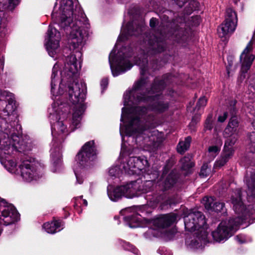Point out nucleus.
Listing matches in <instances>:
<instances>
[{
  "instance_id": "1",
  "label": "nucleus",
  "mask_w": 255,
  "mask_h": 255,
  "mask_svg": "<svg viewBox=\"0 0 255 255\" xmlns=\"http://www.w3.org/2000/svg\"><path fill=\"white\" fill-rule=\"evenodd\" d=\"M144 29L143 20H134L126 26L124 25L117 42L109 55V62L112 75L117 77L130 70L133 62L140 67L141 77L136 81L131 90L124 95V105L121 121H126L125 125H120V133L125 132L133 139L137 145L145 151L154 152L159 148L164 139V134L155 129L157 126L155 117L151 112L159 114L166 111L168 103L160 97L159 93L165 88L167 80L156 78L148 90V80L145 77L147 71V56L161 52L164 47L154 36L144 41L147 48L138 60H133L129 48L123 47L117 52L120 43L128 39V36L137 35Z\"/></svg>"
},
{
  "instance_id": "2",
  "label": "nucleus",
  "mask_w": 255,
  "mask_h": 255,
  "mask_svg": "<svg viewBox=\"0 0 255 255\" xmlns=\"http://www.w3.org/2000/svg\"><path fill=\"white\" fill-rule=\"evenodd\" d=\"M14 95L0 88V162L9 173L19 175L26 183L37 181L43 175V167L38 162L24 160L18 165L11 156L17 152L31 150V141L20 140L18 115Z\"/></svg>"
},
{
  "instance_id": "3",
  "label": "nucleus",
  "mask_w": 255,
  "mask_h": 255,
  "mask_svg": "<svg viewBox=\"0 0 255 255\" xmlns=\"http://www.w3.org/2000/svg\"><path fill=\"white\" fill-rule=\"evenodd\" d=\"M70 56L65 58L62 68L58 61L53 67L51 77V94L56 108L73 107V124L79 125L80 116L86 99L87 87L85 82H75L74 79L81 69L82 50H71Z\"/></svg>"
},
{
  "instance_id": "4",
  "label": "nucleus",
  "mask_w": 255,
  "mask_h": 255,
  "mask_svg": "<svg viewBox=\"0 0 255 255\" xmlns=\"http://www.w3.org/2000/svg\"><path fill=\"white\" fill-rule=\"evenodd\" d=\"M52 18L67 32L70 50H83L90 23L78 0H56Z\"/></svg>"
},
{
  "instance_id": "5",
  "label": "nucleus",
  "mask_w": 255,
  "mask_h": 255,
  "mask_svg": "<svg viewBox=\"0 0 255 255\" xmlns=\"http://www.w3.org/2000/svg\"><path fill=\"white\" fill-rule=\"evenodd\" d=\"M67 106L62 109L56 108V104H52L48 108L49 118L51 126V133L53 140L50 149L51 170L53 173H59L63 168L61 143L70 132L79 128L81 125L83 114L85 110L83 106L82 112L80 113L79 124L77 126L73 124V116L70 124L67 121L70 109Z\"/></svg>"
},
{
  "instance_id": "6",
  "label": "nucleus",
  "mask_w": 255,
  "mask_h": 255,
  "mask_svg": "<svg viewBox=\"0 0 255 255\" xmlns=\"http://www.w3.org/2000/svg\"><path fill=\"white\" fill-rule=\"evenodd\" d=\"M120 134L122 139L121 154L118 160L109 168L110 177L112 179L119 178L124 172L129 175L146 172L149 167V163L145 156H129L134 152L135 144L137 147L141 149L136 143L135 138L133 139L129 138L125 132L123 135Z\"/></svg>"
},
{
  "instance_id": "7",
  "label": "nucleus",
  "mask_w": 255,
  "mask_h": 255,
  "mask_svg": "<svg viewBox=\"0 0 255 255\" xmlns=\"http://www.w3.org/2000/svg\"><path fill=\"white\" fill-rule=\"evenodd\" d=\"M184 220L187 231H196L195 237H191L186 241L187 248L197 252L203 251L207 242V225L205 217L200 212H194L185 216Z\"/></svg>"
},
{
  "instance_id": "8",
  "label": "nucleus",
  "mask_w": 255,
  "mask_h": 255,
  "mask_svg": "<svg viewBox=\"0 0 255 255\" xmlns=\"http://www.w3.org/2000/svg\"><path fill=\"white\" fill-rule=\"evenodd\" d=\"M97 149L94 140L86 142L76 157L73 170L76 177L77 183L82 184L83 177L86 176V169L91 162L97 158Z\"/></svg>"
},
{
  "instance_id": "9",
  "label": "nucleus",
  "mask_w": 255,
  "mask_h": 255,
  "mask_svg": "<svg viewBox=\"0 0 255 255\" xmlns=\"http://www.w3.org/2000/svg\"><path fill=\"white\" fill-rule=\"evenodd\" d=\"M157 175V172H155L151 174L150 179L146 180L144 182L140 180H136V182L137 183L136 188L138 196L141 194L151 192L155 186H158L159 189L163 191L168 190L174 186L177 180V175L174 172L172 171L167 175L165 170L155 184V178Z\"/></svg>"
},
{
  "instance_id": "10",
  "label": "nucleus",
  "mask_w": 255,
  "mask_h": 255,
  "mask_svg": "<svg viewBox=\"0 0 255 255\" xmlns=\"http://www.w3.org/2000/svg\"><path fill=\"white\" fill-rule=\"evenodd\" d=\"M177 216L176 214L172 213L162 215L155 219L148 220L144 219L145 224L150 226L148 230L144 234V236L147 239L152 237H159L162 235L161 230L174 223Z\"/></svg>"
},
{
  "instance_id": "11",
  "label": "nucleus",
  "mask_w": 255,
  "mask_h": 255,
  "mask_svg": "<svg viewBox=\"0 0 255 255\" xmlns=\"http://www.w3.org/2000/svg\"><path fill=\"white\" fill-rule=\"evenodd\" d=\"M245 218L238 217L231 219L228 221H223L218 226L217 229L212 233L214 240L220 242L224 239H227L232 236L237 231Z\"/></svg>"
},
{
  "instance_id": "12",
  "label": "nucleus",
  "mask_w": 255,
  "mask_h": 255,
  "mask_svg": "<svg viewBox=\"0 0 255 255\" xmlns=\"http://www.w3.org/2000/svg\"><path fill=\"white\" fill-rule=\"evenodd\" d=\"M60 33L55 27L50 25L45 38L44 45L49 55L54 60L58 58L60 51Z\"/></svg>"
},
{
  "instance_id": "13",
  "label": "nucleus",
  "mask_w": 255,
  "mask_h": 255,
  "mask_svg": "<svg viewBox=\"0 0 255 255\" xmlns=\"http://www.w3.org/2000/svg\"><path fill=\"white\" fill-rule=\"evenodd\" d=\"M19 3V0H0V38L8 33V14L3 10L7 8L12 10Z\"/></svg>"
},
{
  "instance_id": "14",
  "label": "nucleus",
  "mask_w": 255,
  "mask_h": 255,
  "mask_svg": "<svg viewBox=\"0 0 255 255\" xmlns=\"http://www.w3.org/2000/svg\"><path fill=\"white\" fill-rule=\"evenodd\" d=\"M253 39L248 43L246 47L240 56V62L241 68L240 75L239 80L242 81L246 77V74L250 69L251 66L254 60L255 57L250 53L253 49Z\"/></svg>"
},
{
  "instance_id": "15",
  "label": "nucleus",
  "mask_w": 255,
  "mask_h": 255,
  "mask_svg": "<svg viewBox=\"0 0 255 255\" xmlns=\"http://www.w3.org/2000/svg\"><path fill=\"white\" fill-rule=\"evenodd\" d=\"M125 224L130 228L143 227L142 218L134 208H127L120 211Z\"/></svg>"
},
{
  "instance_id": "16",
  "label": "nucleus",
  "mask_w": 255,
  "mask_h": 255,
  "mask_svg": "<svg viewBox=\"0 0 255 255\" xmlns=\"http://www.w3.org/2000/svg\"><path fill=\"white\" fill-rule=\"evenodd\" d=\"M236 27L234 22L224 21L218 28V34L223 41H226L235 31Z\"/></svg>"
},
{
  "instance_id": "17",
  "label": "nucleus",
  "mask_w": 255,
  "mask_h": 255,
  "mask_svg": "<svg viewBox=\"0 0 255 255\" xmlns=\"http://www.w3.org/2000/svg\"><path fill=\"white\" fill-rule=\"evenodd\" d=\"M136 181L127 182L120 185L123 197L131 199L137 197Z\"/></svg>"
},
{
  "instance_id": "18",
  "label": "nucleus",
  "mask_w": 255,
  "mask_h": 255,
  "mask_svg": "<svg viewBox=\"0 0 255 255\" xmlns=\"http://www.w3.org/2000/svg\"><path fill=\"white\" fill-rule=\"evenodd\" d=\"M64 227V223L61 220H53L43 225L42 228L48 234H54L61 231Z\"/></svg>"
},
{
  "instance_id": "19",
  "label": "nucleus",
  "mask_w": 255,
  "mask_h": 255,
  "mask_svg": "<svg viewBox=\"0 0 255 255\" xmlns=\"http://www.w3.org/2000/svg\"><path fill=\"white\" fill-rule=\"evenodd\" d=\"M107 194L109 199L114 202H117L123 197L120 186L116 187L111 185L108 186L107 187Z\"/></svg>"
},
{
  "instance_id": "20",
  "label": "nucleus",
  "mask_w": 255,
  "mask_h": 255,
  "mask_svg": "<svg viewBox=\"0 0 255 255\" xmlns=\"http://www.w3.org/2000/svg\"><path fill=\"white\" fill-rule=\"evenodd\" d=\"M237 197L232 198V203L235 212L238 214H243L245 212V207L241 199V190L237 191Z\"/></svg>"
},
{
  "instance_id": "21",
  "label": "nucleus",
  "mask_w": 255,
  "mask_h": 255,
  "mask_svg": "<svg viewBox=\"0 0 255 255\" xmlns=\"http://www.w3.org/2000/svg\"><path fill=\"white\" fill-rule=\"evenodd\" d=\"M222 142L220 138L215 139V143L208 147V157L213 159L219 153Z\"/></svg>"
},
{
  "instance_id": "22",
  "label": "nucleus",
  "mask_w": 255,
  "mask_h": 255,
  "mask_svg": "<svg viewBox=\"0 0 255 255\" xmlns=\"http://www.w3.org/2000/svg\"><path fill=\"white\" fill-rule=\"evenodd\" d=\"M192 157L190 155L185 156L180 160L181 168L183 170L186 171V175L191 172V168L194 166V163L191 161Z\"/></svg>"
},
{
  "instance_id": "23",
  "label": "nucleus",
  "mask_w": 255,
  "mask_h": 255,
  "mask_svg": "<svg viewBox=\"0 0 255 255\" xmlns=\"http://www.w3.org/2000/svg\"><path fill=\"white\" fill-rule=\"evenodd\" d=\"M191 141L190 136H188L184 140L180 141L177 146V151L180 153L185 152L189 148Z\"/></svg>"
},
{
  "instance_id": "24",
  "label": "nucleus",
  "mask_w": 255,
  "mask_h": 255,
  "mask_svg": "<svg viewBox=\"0 0 255 255\" xmlns=\"http://www.w3.org/2000/svg\"><path fill=\"white\" fill-rule=\"evenodd\" d=\"M248 195L255 197V173L252 174L251 179L247 182Z\"/></svg>"
},
{
  "instance_id": "25",
  "label": "nucleus",
  "mask_w": 255,
  "mask_h": 255,
  "mask_svg": "<svg viewBox=\"0 0 255 255\" xmlns=\"http://www.w3.org/2000/svg\"><path fill=\"white\" fill-rule=\"evenodd\" d=\"M228 138L226 140L225 144V150L228 148L229 152L226 153L225 156L226 158L229 157V156L232 155V151L231 150V146H233L236 142L237 137L235 136H228Z\"/></svg>"
},
{
  "instance_id": "26",
  "label": "nucleus",
  "mask_w": 255,
  "mask_h": 255,
  "mask_svg": "<svg viewBox=\"0 0 255 255\" xmlns=\"http://www.w3.org/2000/svg\"><path fill=\"white\" fill-rule=\"evenodd\" d=\"M237 13L232 8H228L226 10V16L224 21H227L230 23L234 22L236 26L237 23Z\"/></svg>"
},
{
  "instance_id": "27",
  "label": "nucleus",
  "mask_w": 255,
  "mask_h": 255,
  "mask_svg": "<svg viewBox=\"0 0 255 255\" xmlns=\"http://www.w3.org/2000/svg\"><path fill=\"white\" fill-rule=\"evenodd\" d=\"M119 243L125 250H128L135 255H138V250L129 242H127L122 240H119Z\"/></svg>"
},
{
  "instance_id": "28",
  "label": "nucleus",
  "mask_w": 255,
  "mask_h": 255,
  "mask_svg": "<svg viewBox=\"0 0 255 255\" xmlns=\"http://www.w3.org/2000/svg\"><path fill=\"white\" fill-rule=\"evenodd\" d=\"M236 110L234 106L231 108V113L232 115V117L230 119L228 125H230L231 127L237 128L239 126V122L236 117L234 116V115L236 113Z\"/></svg>"
},
{
  "instance_id": "29",
  "label": "nucleus",
  "mask_w": 255,
  "mask_h": 255,
  "mask_svg": "<svg viewBox=\"0 0 255 255\" xmlns=\"http://www.w3.org/2000/svg\"><path fill=\"white\" fill-rule=\"evenodd\" d=\"M224 204L223 203L215 202L208 204V211L209 210L216 212H221L223 210Z\"/></svg>"
},
{
  "instance_id": "30",
  "label": "nucleus",
  "mask_w": 255,
  "mask_h": 255,
  "mask_svg": "<svg viewBox=\"0 0 255 255\" xmlns=\"http://www.w3.org/2000/svg\"><path fill=\"white\" fill-rule=\"evenodd\" d=\"M237 128L231 127L230 125H227L224 130V135L225 137L232 136L237 132Z\"/></svg>"
},
{
  "instance_id": "31",
  "label": "nucleus",
  "mask_w": 255,
  "mask_h": 255,
  "mask_svg": "<svg viewBox=\"0 0 255 255\" xmlns=\"http://www.w3.org/2000/svg\"><path fill=\"white\" fill-rule=\"evenodd\" d=\"M5 65V57L3 55L0 54V77L4 71Z\"/></svg>"
},
{
  "instance_id": "32",
  "label": "nucleus",
  "mask_w": 255,
  "mask_h": 255,
  "mask_svg": "<svg viewBox=\"0 0 255 255\" xmlns=\"http://www.w3.org/2000/svg\"><path fill=\"white\" fill-rule=\"evenodd\" d=\"M207 165L204 164L201 167L200 176L202 177H206L207 176Z\"/></svg>"
},
{
  "instance_id": "33",
  "label": "nucleus",
  "mask_w": 255,
  "mask_h": 255,
  "mask_svg": "<svg viewBox=\"0 0 255 255\" xmlns=\"http://www.w3.org/2000/svg\"><path fill=\"white\" fill-rule=\"evenodd\" d=\"M108 85V79L107 78H104L101 82V86L102 89V92L105 90Z\"/></svg>"
},
{
  "instance_id": "34",
  "label": "nucleus",
  "mask_w": 255,
  "mask_h": 255,
  "mask_svg": "<svg viewBox=\"0 0 255 255\" xmlns=\"http://www.w3.org/2000/svg\"><path fill=\"white\" fill-rule=\"evenodd\" d=\"M228 117V113L224 112L223 115L219 116L218 121L221 123L224 122Z\"/></svg>"
},
{
  "instance_id": "35",
  "label": "nucleus",
  "mask_w": 255,
  "mask_h": 255,
  "mask_svg": "<svg viewBox=\"0 0 255 255\" xmlns=\"http://www.w3.org/2000/svg\"><path fill=\"white\" fill-rule=\"evenodd\" d=\"M206 102V100L205 98H200L197 104V107L199 108L201 106H205Z\"/></svg>"
},
{
  "instance_id": "36",
  "label": "nucleus",
  "mask_w": 255,
  "mask_h": 255,
  "mask_svg": "<svg viewBox=\"0 0 255 255\" xmlns=\"http://www.w3.org/2000/svg\"><path fill=\"white\" fill-rule=\"evenodd\" d=\"M158 20L155 18H152L150 20V26L151 27H154L157 23Z\"/></svg>"
},
{
  "instance_id": "37",
  "label": "nucleus",
  "mask_w": 255,
  "mask_h": 255,
  "mask_svg": "<svg viewBox=\"0 0 255 255\" xmlns=\"http://www.w3.org/2000/svg\"><path fill=\"white\" fill-rule=\"evenodd\" d=\"M173 203H174L172 202L171 199H168L166 200L165 201L163 202L161 204H162L163 206H164L167 205H171Z\"/></svg>"
},
{
  "instance_id": "38",
  "label": "nucleus",
  "mask_w": 255,
  "mask_h": 255,
  "mask_svg": "<svg viewBox=\"0 0 255 255\" xmlns=\"http://www.w3.org/2000/svg\"><path fill=\"white\" fill-rule=\"evenodd\" d=\"M203 201L204 202V205H205V208H207V197L205 196L204 198H203Z\"/></svg>"
},
{
  "instance_id": "39",
  "label": "nucleus",
  "mask_w": 255,
  "mask_h": 255,
  "mask_svg": "<svg viewBox=\"0 0 255 255\" xmlns=\"http://www.w3.org/2000/svg\"><path fill=\"white\" fill-rule=\"evenodd\" d=\"M236 240L237 241L240 243H243L244 242L241 239V238L239 236H237L236 237Z\"/></svg>"
},
{
  "instance_id": "40",
  "label": "nucleus",
  "mask_w": 255,
  "mask_h": 255,
  "mask_svg": "<svg viewBox=\"0 0 255 255\" xmlns=\"http://www.w3.org/2000/svg\"><path fill=\"white\" fill-rule=\"evenodd\" d=\"M162 255H173L171 252L170 251H166L163 253Z\"/></svg>"
},
{
  "instance_id": "41",
  "label": "nucleus",
  "mask_w": 255,
  "mask_h": 255,
  "mask_svg": "<svg viewBox=\"0 0 255 255\" xmlns=\"http://www.w3.org/2000/svg\"><path fill=\"white\" fill-rule=\"evenodd\" d=\"M82 203H83V204L85 206H87V205H88V202H87V200H85V199H83V200H82Z\"/></svg>"
},
{
  "instance_id": "42",
  "label": "nucleus",
  "mask_w": 255,
  "mask_h": 255,
  "mask_svg": "<svg viewBox=\"0 0 255 255\" xmlns=\"http://www.w3.org/2000/svg\"><path fill=\"white\" fill-rule=\"evenodd\" d=\"M252 125L253 126V127L255 128V121H254L253 123H252Z\"/></svg>"
},
{
  "instance_id": "43",
  "label": "nucleus",
  "mask_w": 255,
  "mask_h": 255,
  "mask_svg": "<svg viewBox=\"0 0 255 255\" xmlns=\"http://www.w3.org/2000/svg\"><path fill=\"white\" fill-rule=\"evenodd\" d=\"M212 128V127H211L209 124H208V129H211Z\"/></svg>"
},
{
  "instance_id": "44",
  "label": "nucleus",
  "mask_w": 255,
  "mask_h": 255,
  "mask_svg": "<svg viewBox=\"0 0 255 255\" xmlns=\"http://www.w3.org/2000/svg\"><path fill=\"white\" fill-rule=\"evenodd\" d=\"M114 219H115V220H118V219H119V217H118L116 216V217H115Z\"/></svg>"
},
{
  "instance_id": "45",
  "label": "nucleus",
  "mask_w": 255,
  "mask_h": 255,
  "mask_svg": "<svg viewBox=\"0 0 255 255\" xmlns=\"http://www.w3.org/2000/svg\"><path fill=\"white\" fill-rule=\"evenodd\" d=\"M106 1V2H110L112 0H105Z\"/></svg>"
},
{
  "instance_id": "46",
  "label": "nucleus",
  "mask_w": 255,
  "mask_h": 255,
  "mask_svg": "<svg viewBox=\"0 0 255 255\" xmlns=\"http://www.w3.org/2000/svg\"><path fill=\"white\" fill-rule=\"evenodd\" d=\"M1 201H5V200L0 198V202H1Z\"/></svg>"
},
{
  "instance_id": "47",
  "label": "nucleus",
  "mask_w": 255,
  "mask_h": 255,
  "mask_svg": "<svg viewBox=\"0 0 255 255\" xmlns=\"http://www.w3.org/2000/svg\"><path fill=\"white\" fill-rule=\"evenodd\" d=\"M208 202L210 201V200H209V198H208Z\"/></svg>"
}]
</instances>
